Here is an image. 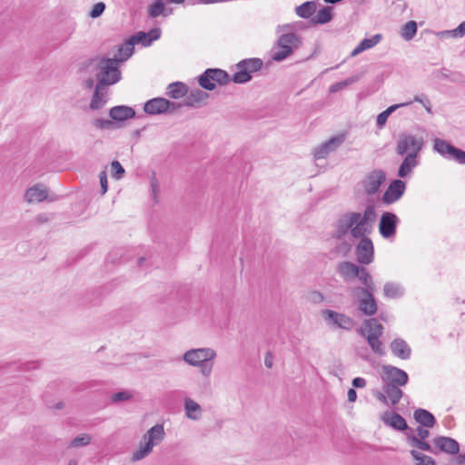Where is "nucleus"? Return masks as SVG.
I'll use <instances>...</instances> for the list:
<instances>
[{"label": "nucleus", "mask_w": 465, "mask_h": 465, "mask_svg": "<svg viewBox=\"0 0 465 465\" xmlns=\"http://www.w3.org/2000/svg\"><path fill=\"white\" fill-rule=\"evenodd\" d=\"M216 352L211 348L191 349L184 352L183 360L189 365L200 367L201 373L209 377L213 368Z\"/></svg>", "instance_id": "1"}, {"label": "nucleus", "mask_w": 465, "mask_h": 465, "mask_svg": "<svg viewBox=\"0 0 465 465\" xmlns=\"http://www.w3.org/2000/svg\"><path fill=\"white\" fill-rule=\"evenodd\" d=\"M97 70L98 87L114 84L120 81L122 76L117 58H101L97 64Z\"/></svg>", "instance_id": "2"}, {"label": "nucleus", "mask_w": 465, "mask_h": 465, "mask_svg": "<svg viewBox=\"0 0 465 465\" xmlns=\"http://www.w3.org/2000/svg\"><path fill=\"white\" fill-rule=\"evenodd\" d=\"M164 429L162 424H156L147 430L140 441L139 449L132 456L133 461H138L147 457L153 450V448L162 442L164 439Z\"/></svg>", "instance_id": "3"}, {"label": "nucleus", "mask_w": 465, "mask_h": 465, "mask_svg": "<svg viewBox=\"0 0 465 465\" xmlns=\"http://www.w3.org/2000/svg\"><path fill=\"white\" fill-rule=\"evenodd\" d=\"M135 111L133 107L127 105H116L109 110V119L97 118L93 121V124L98 129H114L121 125L116 123H123L126 120L135 117Z\"/></svg>", "instance_id": "4"}, {"label": "nucleus", "mask_w": 465, "mask_h": 465, "mask_svg": "<svg viewBox=\"0 0 465 465\" xmlns=\"http://www.w3.org/2000/svg\"><path fill=\"white\" fill-rule=\"evenodd\" d=\"M302 45V38L297 34L292 32L282 34L276 42L277 50L272 53V59L275 62H282L299 49Z\"/></svg>", "instance_id": "5"}, {"label": "nucleus", "mask_w": 465, "mask_h": 465, "mask_svg": "<svg viewBox=\"0 0 465 465\" xmlns=\"http://www.w3.org/2000/svg\"><path fill=\"white\" fill-rule=\"evenodd\" d=\"M237 72L232 74V80L235 84H245L252 80V74L260 71L263 62L260 58H246L236 64Z\"/></svg>", "instance_id": "6"}, {"label": "nucleus", "mask_w": 465, "mask_h": 465, "mask_svg": "<svg viewBox=\"0 0 465 465\" xmlns=\"http://www.w3.org/2000/svg\"><path fill=\"white\" fill-rule=\"evenodd\" d=\"M231 81L229 74L220 68H208L198 77L200 86L207 91H213L219 85H225Z\"/></svg>", "instance_id": "7"}, {"label": "nucleus", "mask_w": 465, "mask_h": 465, "mask_svg": "<svg viewBox=\"0 0 465 465\" xmlns=\"http://www.w3.org/2000/svg\"><path fill=\"white\" fill-rule=\"evenodd\" d=\"M376 218L377 213L374 205H367L363 213H360V218L357 220L356 225L351 228V235L353 238H360L370 234L372 232V223L376 221Z\"/></svg>", "instance_id": "8"}, {"label": "nucleus", "mask_w": 465, "mask_h": 465, "mask_svg": "<svg viewBox=\"0 0 465 465\" xmlns=\"http://www.w3.org/2000/svg\"><path fill=\"white\" fill-rule=\"evenodd\" d=\"M424 141L422 137H417L413 134L401 133L399 135L396 145V153L398 155L404 156L408 153L419 155L422 150Z\"/></svg>", "instance_id": "9"}, {"label": "nucleus", "mask_w": 465, "mask_h": 465, "mask_svg": "<svg viewBox=\"0 0 465 465\" xmlns=\"http://www.w3.org/2000/svg\"><path fill=\"white\" fill-rule=\"evenodd\" d=\"M385 180V172L381 169H374L361 180V185L367 196H372L380 192Z\"/></svg>", "instance_id": "10"}, {"label": "nucleus", "mask_w": 465, "mask_h": 465, "mask_svg": "<svg viewBox=\"0 0 465 465\" xmlns=\"http://www.w3.org/2000/svg\"><path fill=\"white\" fill-rule=\"evenodd\" d=\"M434 150L440 155L465 165V151L455 147L449 142L439 138L435 139Z\"/></svg>", "instance_id": "11"}, {"label": "nucleus", "mask_w": 465, "mask_h": 465, "mask_svg": "<svg viewBox=\"0 0 465 465\" xmlns=\"http://www.w3.org/2000/svg\"><path fill=\"white\" fill-rule=\"evenodd\" d=\"M381 375L383 384H392L395 386H404L409 381L408 373L392 365H383Z\"/></svg>", "instance_id": "12"}, {"label": "nucleus", "mask_w": 465, "mask_h": 465, "mask_svg": "<svg viewBox=\"0 0 465 465\" xmlns=\"http://www.w3.org/2000/svg\"><path fill=\"white\" fill-rule=\"evenodd\" d=\"M360 242L355 248L357 262L361 264L368 265L374 259V246L371 238L366 235L359 238Z\"/></svg>", "instance_id": "13"}, {"label": "nucleus", "mask_w": 465, "mask_h": 465, "mask_svg": "<svg viewBox=\"0 0 465 465\" xmlns=\"http://www.w3.org/2000/svg\"><path fill=\"white\" fill-rule=\"evenodd\" d=\"M400 387L392 384H383L382 390L384 392L378 391L374 395L381 403L393 407L400 402L403 396V391Z\"/></svg>", "instance_id": "14"}, {"label": "nucleus", "mask_w": 465, "mask_h": 465, "mask_svg": "<svg viewBox=\"0 0 465 465\" xmlns=\"http://www.w3.org/2000/svg\"><path fill=\"white\" fill-rule=\"evenodd\" d=\"M399 223L400 219L394 213L384 212L380 218V234L385 239H390L393 237L396 234Z\"/></svg>", "instance_id": "15"}, {"label": "nucleus", "mask_w": 465, "mask_h": 465, "mask_svg": "<svg viewBox=\"0 0 465 465\" xmlns=\"http://www.w3.org/2000/svg\"><path fill=\"white\" fill-rule=\"evenodd\" d=\"M322 315L328 324L334 325L341 329L350 331L355 325V322L352 318L332 310H323Z\"/></svg>", "instance_id": "16"}, {"label": "nucleus", "mask_w": 465, "mask_h": 465, "mask_svg": "<svg viewBox=\"0 0 465 465\" xmlns=\"http://www.w3.org/2000/svg\"><path fill=\"white\" fill-rule=\"evenodd\" d=\"M416 430L417 435L412 433L407 434V440L410 445L424 451L438 454V450H436L427 441H425V440L430 436L429 430L420 425Z\"/></svg>", "instance_id": "17"}, {"label": "nucleus", "mask_w": 465, "mask_h": 465, "mask_svg": "<svg viewBox=\"0 0 465 465\" xmlns=\"http://www.w3.org/2000/svg\"><path fill=\"white\" fill-rule=\"evenodd\" d=\"M406 190V183L401 179L393 180L384 192L381 202L385 205H391L399 201Z\"/></svg>", "instance_id": "18"}, {"label": "nucleus", "mask_w": 465, "mask_h": 465, "mask_svg": "<svg viewBox=\"0 0 465 465\" xmlns=\"http://www.w3.org/2000/svg\"><path fill=\"white\" fill-rule=\"evenodd\" d=\"M360 218V213L351 212L345 213L337 222V228L334 237L337 239L343 238L352 227L356 225L357 220Z\"/></svg>", "instance_id": "19"}, {"label": "nucleus", "mask_w": 465, "mask_h": 465, "mask_svg": "<svg viewBox=\"0 0 465 465\" xmlns=\"http://www.w3.org/2000/svg\"><path fill=\"white\" fill-rule=\"evenodd\" d=\"M344 134H338L330 138L314 150V157L316 159H324L330 153L335 151L344 142Z\"/></svg>", "instance_id": "20"}, {"label": "nucleus", "mask_w": 465, "mask_h": 465, "mask_svg": "<svg viewBox=\"0 0 465 465\" xmlns=\"http://www.w3.org/2000/svg\"><path fill=\"white\" fill-rule=\"evenodd\" d=\"M435 450L448 454L456 455L460 452L459 442L450 437L438 436L433 440Z\"/></svg>", "instance_id": "21"}, {"label": "nucleus", "mask_w": 465, "mask_h": 465, "mask_svg": "<svg viewBox=\"0 0 465 465\" xmlns=\"http://www.w3.org/2000/svg\"><path fill=\"white\" fill-rule=\"evenodd\" d=\"M381 420L385 425L391 427L393 430L399 431L411 430L405 419L397 412L387 411L381 415Z\"/></svg>", "instance_id": "22"}, {"label": "nucleus", "mask_w": 465, "mask_h": 465, "mask_svg": "<svg viewBox=\"0 0 465 465\" xmlns=\"http://www.w3.org/2000/svg\"><path fill=\"white\" fill-rule=\"evenodd\" d=\"M361 297L359 300V310L365 315L372 316L377 312L378 307L374 298V292L357 293Z\"/></svg>", "instance_id": "23"}, {"label": "nucleus", "mask_w": 465, "mask_h": 465, "mask_svg": "<svg viewBox=\"0 0 465 465\" xmlns=\"http://www.w3.org/2000/svg\"><path fill=\"white\" fill-rule=\"evenodd\" d=\"M169 100L163 97H156L148 100L143 105V111L151 115L162 114L168 112Z\"/></svg>", "instance_id": "24"}, {"label": "nucleus", "mask_w": 465, "mask_h": 465, "mask_svg": "<svg viewBox=\"0 0 465 465\" xmlns=\"http://www.w3.org/2000/svg\"><path fill=\"white\" fill-rule=\"evenodd\" d=\"M391 353L403 361L409 360L411 356V346L401 338H395L390 344Z\"/></svg>", "instance_id": "25"}, {"label": "nucleus", "mask_w": 465, "mask_h": 465, "mask_svg": "<svg viewBox=\"0 0 465 465\" xmlns=\"http://www.w3.org/2000/svg\"><path fill=\"white\" fill-rule=\"evenodd\" d=\"M356 278L359 279V281L361 282L363 287H355L353 289L354 293H361V292H375V283L374 281L370 274L367 268L364 266H361L359 269V274L356 275Z\"/></svg>", "instance_id": "26"}, {"label": "nucleus", "mask_w": 465, "mask_h": 465, "mask_svg": "<svg viewBox=\"0 0 465 465\" xmlns=\"http://www.w3.org/2000/svg\"><path fill=\"white\" fill-rule=\"evenodd\" d=\"M360 265H357L351 262H341L337 265V272L344 279L345 282H349L356 278L359 274Z\"/></svg>", "instance_id": "27"}, {"label": "nucleus", "mask_w": 465, "mask_h": 465, "mask_svg": "<svg viewBox=\"0 0 465 465\" xmlns=\"http://www.w3.org/2000/svg\"><path fill=\"white\" fill-rule=\"evenodd\" d=\"M184 105L188 107L198 108L203 106L205 104V101L209 97V94L201 90L195 89L192 91L189 94L185 95Z\"/></svg>", "instance_id": "28"}, {"label": "nucleus", "mask_w": 465, "mask_h": 465, "mask_svg": "<svg viewBox=\"0 0 465 465\" xmlns=\"http://www.w3.org/2000/svg\"><path fill=\"white\" fill-rule=\"evenodd\" d=\"M418 156L419 155H414L413 153H408L405 155V158L398 169L399 177L405 178L411 173L413 168L419 164V161L417 159Z\"/></svg>", "instance_id": "29"}, {"label": "nucleus", "mask_w": 465, "mask_h": 465, "mask_svg": "<svg viewBox=\"0 0 465 465\" xmlns=\"http://www.w3.org/2000/svg\"><path fill=\"white\" fill-rule=\"evenodd\" d=\"M413 418L420 426L425 428H433L437 422L431 412L420 408L414 411Z\"/></svg>", "instance_id": "30"}, {"label": "nucleus", "mask_w": 465, "mask_h": 465, "mask_svg": "<svg viewBox=\"0 0 465 465\" xmlns=\"http://www.w3.org/2000/svg\"><path fill=\"white\" fill-rule=\"evenodd\" d=\"M47 191L45 189L41 188L40 185H35L30 187L25 194V198L26 202L33 203V202H43L47 198Z\"/></svg>", "instance_id": "31"}, {"label": "nucleus", "mask_w": 465, "mask_h": 465, "mask_svg": "<svg viewBox=\"0 0 465 465\" xmlns=\"http://www.w3.org/2000/svg\"><path fill=\"white\" fill-rule=\"evenodd\" d=\"M332 17V7L327 5L321 8L316 15L311 18L310 22L312 25H324L329 23Z\"/></svg>", "instance_id": "32"}, {"label": "nucleus", "mask_w": 465, "mask_h": 465, "mask_svg": "<svg viewBox=\"0 0 465 465\" xmlns=\"http://www.w3.org/2000/svg\"><path fill=\"white\" fill-rule=\"evenodd\" d=\"M381 39V35L377 34L371 38L363 39L351 52V56L354 57L361 52L376 45Z\"/></svg>", "instance_id": "33"}, {"label": "nucleus", "mask_w": 465, "mask_h": 465, "mask_svg": "<svg viewBox=\"0 0 465 465\" xmlns=\"http://www.w3.org/2000/svg\"><path fill=\"white\" fill-rule=\"evenodd\" d=\"M365 329L360 328L358 332L361 336H365L366 330L369 334L382 335L383 326L378 322L377 319L371 318L364 321Z\"/></svg>", "instance_id": "34"}, {"label": "nucleus", "mask_w": 465, "mask_h": 465, "mask_svg": "<svg viewBox=\"0 0 465 465\" xmlns=\"http://www.w3.org/2000/svg\"><path fill=\"white\" fill-rule=\"evenodd\" d=\"M166 94L173 99H179L188 93V86L182 82H174L168 85Z\"/></svg>", "instance_id": "35"}, {"label": "nucleus", "mask_w": 465, "mask_h": 465, "mask_svg": "<svg viewBox=\"0 0 465 465\" xmlns=\"http://www.w3.org/2000/svg\"><path fill=\"white\" fill-rule=\"evenodd\" d=\"M316 3L314 1H307L295 9L296 15L301 18H312V15L316 12Z\"/></svg>", "instance_id": "36"}, {"label": "nucleus", "mask_w": 465, "mask_h": 465, "mask_svg": "<svg viewBox=\"0 0 465 465\" xmlns=\"http://www.w3.org/2000/svg\"><path fill=\"white\" fill-rule=\"evenodd\" d=\"M411 104V102H407V103H401V104H397L389 106L386 110H384L383 112H381V114H378L377 120H376L377 126L379 128H381L382 126H384L387 122L388 117L393 112H395L400 107L408 106Z\"/></svg>", "instance_id": "37"}, {"label": "nucleus", "mask_w": 465, "mask_h": 465, "mask_svg": "<svg viewBox=\"0 0 465 465\" xmlns=\"http://www.w3.org/2000/svg\"><path fill=\"white\" fill-rule=\"evenodd\" d=\"M186 416L193 420H197L201 416V406L192 399H186L184 401Z\"/></svg>", "instance_id": "38"}, {"label": "nucleus", "mask_w": 465, "mask_h": 465, "mask_svg": "<svg viewBox=\"0 0 465 465\" xmlns=\"http://www.w3.org/2000/svg\"><path fill=\"white\" fill-rule=\"evenodd\" d=\"M383 292L387 298H400L403 295V288L398 283L388 282L383 286Z\"/></svg>", "instance_id": "39"}, {"label": "nucleus", "mask_w": 465, "mask_h": 465, "mask_svg": "<svg viewBox=\"0 0 465 465\" xmlns=\"http://www.w3.org/2000/svg\"><path fill=\"white\" fill-rule=\"evenodd\" d=\"M134 44L131 41L130 38L125 40V42L119 46L117 50L119 57H116L117 60H119V63L124 62L132 56L134 54Z\"/></svg>", "instance_id": "40"}, {"label": "nucleus", "mask_w": 465, "mask_h": 465, "mask_svg": "<svg viewBox=\"0 0 465 465\" xmlns=\"http://www.w3.org/2000/svg\"><path fill=\"white\" fill-rule=\"evenodd\" d=\"M104 87H98V83L95 85L94 94L90 102V108L92 110H99L106 104V99L103 93L100 92Z\"/></svg>", "instance_id": "41"}, {"label": "nucleus", "mask_w": 465, "mask_h": 465, "mask_svg": "<svg viewBox=\"0 0 465 465\" xmlns=\"http://www.w3.org/2000/svg\"><path fill=\"white\" fill-rule=\"evenodd\" d=\"M381 335H376V334H368L367 335V341L371 350L378 355L382 356L384 355V346L382 342L380 341V337Z\"/></svg>", "instance_id": "42"}, {"label": "nucleus", "mask_w": 465, "mask_h": 465, "mask_svg": "<svg viewBox=\"0 0 465 465\" xmlns=\"http://www.w3.org/2000/svg\"><path fill=\"white\" fill-rule=\"evenodd\" d=\"M161 15L168 16V14L165 13V5L163 0H155L152 5H149V16L155 18Z\"/></svg>", "instance_id": "43"}, {"label": "nucleus", "mask_w": 465, "mask_h": 465, "mask_svg": "<svg viewBox=\"0 0 465 465\" xmlns=\"http://www.w3.org/2000/svg\"><path fill=\"white\" fill-rule=\"evenodd\" d=\"M417 23L413 20L407 22L401 28V35L405 40H411L417 33Z\"/></svg>", "instance_id": "44"}, {"label": "nucleus", "mask_w": 465, "mask_h": 465, "mask_svg": "<svg viewBox=\"0 0 465 465\" xmlns=\"http://www.w3.org/2000/svg\"><path fill=\"white\" fill-rule=\"evenodd\" d=\"M92 441V436L88 433H83L78 435L77 437L74 438L69 445L68 448H79V447H84L91 443Z\"/></svg>", "instance_id": "45"}, {"label": "nucleus", "mask_w": 465, "mask_h": 465, "mask_svg": "<svg viewBox=\"0 0 465 465\" xmlns=\"http://www.w3.org/2000/svg\"><path fill=\"white\" fill-rule=\"evenodd\" d=\"M410 452L413 459L417 460L416 465H436L435 460L428 455L415 450H411Z\"/></svg>", "instance_id": "46"}, {"label": "nucleus", "mask_w": 465, "mask_h": 465, "mask_svg": "<svg viewBox=\"0 0 465 465\" xmlns=\"http://www.w3.org/2000/svg\"><path fill=\"white\" fill-rule=\"evenodd\" d=\"M438 77L440 79H448L451 82L458 83L461 80L462 75L458 72H451L446 68L438 71Z\"/></svg>", "instance_id": "47"}, {"label": "nucleus", "mask_w": 465, "mask_h": 465, "mask_svg": "<svg viewBox=\"0 0 465 465\" xmlns=\"http://www.w3.org/2000/svg\"><path fill=\"white\" fill-rule=\"evenodd\" d=\"M129 38L134 45L141 44L144 47L151 45L150 43H148V37H147L146 32H143V31L137 32L136 34L133 35Z\"/></svg>", "instance_id": "48"}, {"label": "nucleus", "mask_w": 465, "mask_h": 465, "mask_svg": "<svg viewBox=\"0 0 465 465\" xmlns=\"http://www.w3.org/2000/svg\"><path fill=\"white\" fill-rule=\"evenodd\" d=\"M112 175L115 179H120L124 174L125 171L118 161H113L111 163Z\"/></svg>", "instance_id": "49"}, {"label": "nucleus", "mask_w": 465, "mask_h": 465, "mask_svg": "<svg viewBox=\"0 0 465 465\" xmlns=\"http://www.w3.org/2000/svg\"><path fill=\"white\" fill-rule=\"evenodd\" d=\"M105 4L104 2L96 3L89 13L92 18H97L103 15L105 10Z\"/></svg>", "instance_id": "50"}, {"label": "nucleus", "mask_w": 465, "mask_h": 465, "mask_svg": "<svg viewBox=\"0 0 465 465\" xmlns=\"http://www.w3.org/2000/svg\"><path fill=\"white\" fill-rule=\"evenodd\" d=\"M150 185L153 201L157 203V193L159 192V181L155 173H153L150 179Z\"/></svg>", "instance_id": "51"}, {"label": "nucleus", "mask_w": 465, "mask_h": 465, "mask_svg": "<svg viewBox=\"0 0 465 465\" xmlns=\"http://www.w3.org/2000/svg\"><path fill=\"white\" fill-rule=\"evenodd\" d=\"M132 394L126 391H118L114 393L111 397L113 402L124 401L131 399Z\"/></svg>", "instance_id": "52"}, {"label": "nucleus", "mask_w": 465, "mask_h": 465, "mask_svg": "<svg viewBox=\"0 0 465 465\" xmlns=\"http://www.w3.org/2000/svg\"><path fill=\"white\" fill-rule=\"evenodd\" d=\"M307 299L309 302H311L312 303H320V302H323L324 296L319 291H312L308 293Z\"/></svg>", "instance_id": "53"}, {"label": "nucleus", "mask_w": 465, "mask_h": 465, "mask_svg": "<svg viewBox=\"0 0 465 465\" xmlns=\"http://www.w3.org/2000/svg\"><path fill=\"white\" fill-rule=\"evenodd\" d=\"M148 37V43L153 44V41L158 40L161 36V29L158 27L152 28L149 32H146Z\"/></svg>", "instance_id": "54"}, {"label": "nucleus", "mask_w": 465, "mask_h": 465, "mask_svg": "<svg viewBox=\"0 0 465 465\" xmlns=\"http://www.w3.org/2000/svg\"><path fill=\"white\" fill-rule=\"evenodd\" d=\"M99 180L101 184V193L104 194L108 190L107 174L105 171L100 172Z\"/></svg>", "instance_id": "55"}, {"label": "nucleus", "mask_w": 465, "mask_h": 465, "mask_svg": "<svg viewBox=\"0 0 465 465\" xmlns=\"http://www.w3.org/2000/svg\"><path fill=\"white\" fill-rule=\"evenodd\" d=\"M351 383L355 388H364L366 386V380L361 377H356L352 380Z\"/></svg>", "instance_id": "56"}, {"label": "nucleus", "mask_w": 465, "mask_h": 465, "mask_svg": "<svg viewBox=\"0 0 465 465\" xmlns=\"http://www.w3.org/2000/svg\"><path fill=\"white\" fill-rule=\"evenodd\" d=\"M437 35L439 37H457V35L455 33V29H453V30H445V31L439 32L437 34Z\"/></svg>", "instance_id": "57"}, {"label": "nucleus", "mask_w": 465, "mask_h": 465, "mask_svg": "<svg viewBox=\"0 0 465 465\" xmlns=\"http://www.w3.org/2000/svg\"><path fill=\"white\" fill-rule=\"evenodd\" d=\"M345 85H347V82L346 81L345 82H339V83L333 84L330 87V93H336L339 90H341L342 87H344Z\"/></svg>", "instance_id": "58"}, {"label": "nucleus", "mask_w": 465, "mask_h": 465, "mask_svg": "<svg viewBox=\"0 0 465 465\" xmlns=\"http://www.w3.org/2000/svg\"><path fill=\"white\" fill-rule=\"evenodd\" d=\"M182 106H185L184 105V101L182 102V103H175V102L169 101V109H168V111H170L171 113H173L176 110H178L179 108H181Z\"/></svg>", "instance_id": "59"}, {"label": "nucleus", "mask_w": 465, "mask_h": 465, "mask_svg": "<svg viewBox=\"0 0 465 465\" xmlns=\"http://www.w3.org/2000/svg\"><path fill=\"white\" fill-rule=\"evenodd\" d=\"M457 37H462L465 35V23H460L458 27L455 28Z\"/></svg>", "instance_id": "60"}, {"label": "nucleus", "mask_w": 465, "mask_h": 465, "mask_svg": "<svg viewBox=\"0 0 465 465\" xmlns=\"http://www.w3.org/2000/svg\"><path fill=\"white\" fill-rule=\"evenodd\" d=\"M264 364L267 368H272L273 361H272V354L269 351L266 353L264 358Z\"/></svg>", "instance_id": "61"}, {"label": "nucleus", "mask_w": 465, "mask_h": 465, "mask_svg": "<svg viewBox=\"0 0 465 465\" xmlns=\"http://www.w3.org/2000/svg\"><path fill=\"white\" fill-rule=\"evenodd\" d=\"M357 399V392L353 388L349 389L348 391V401L350 402H354Z\"/></svg>", "instance_id": "62"}, {"label": "nucleus", "mask_w": 465, "mask_h": 465, "mask_svg": "<svg viewBox=\"0 0 465 465\" xmlns=\"http://www.w3.org/2000/svg\"><path fill=\"white\" fill-rule=\"evenodd\" d=\"M83 86L85 89H89V90L93 89L94 86V80L93 78H88V79L84 80L83 83Z\"/></svg>", "instance_id": "63"}, {"label": "nucleus", "mask_w": 465, "mask_h": 465, "mask_svg": "<svg viewBox=\"0 0 465 465\" xmlns=\"http://www.w3.org/2000/svg\"><path fill=\"white\" fill-rule=\"evenodd\" d=\"M457 455H458L456 458L457 463L459 465H465V454L458 453Z\"/></svg>", "instance_id": "64"}]
</instances>
